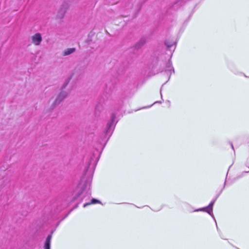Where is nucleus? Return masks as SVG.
<instances>
[{
  "label": "nucleus",
  "mask_w": 249,
  "mask_h": 249,
  "mask_svg": "<svg viewBox=\"0 0 249 249\" xmlns=\"http://www.w3.org/2000/svg\"><path fill=\"white\" fill-rule=\"evenodd\" d=\"M68 95V93L66 91L62 90L56 96L54 102L51 105L52 109H54L57 106H58Z\"/></svg>",
  "instance_id": "f257e3e1"
},
{
  "label": "nucleus",
  "mask_w": 249,
  "mask_h": 249,
  "mask_svg": "<svg viewBox=\"0 0 249 249\" xmlns=\"http://www.w3.org/2000/svg\"><path fill=\"white\" fill-rule=\"evenodd\" d=\"M231 147L233 149H234L232 143H231Z\"/></svg>",
  "instance_id": "f8f14e48"
},
{
  "label": "nucleus",
  "mask_w": 249,
  "mask_h": 249,
  "mask_svg": "<svg viewBox=\"0 0 249 249\" xmlns=\"http://www.w3.org/2000/svg\"><path fill=\"white\" fill-rule=\"evenodd\" d=\"M165 44L168 47V48H170L171 47V45H168L167 44V42H165Z\"/></svg>",
  "instance_id": "9b49d317"
},
{
  "label": "nucleus",
  "mask_w": 249,
  "mask_h": 249,
  "mask_svg": "<svg viewBox=\"0 0 249 249\" xmlns=\"http://www.w3.org/2000/svg\"><path fill=\"white\" fill-rule=\"evenodd\" d=\"M75 51H76V49L75 48H68L63 51V55L67 56V55H70V54L73 53L74 52H75Z\"/></svg>",
  "instance_id": "39448f33"
},
{
  "label": "nucleus",
  "mask_w": 249,
  "mask_h": 249,
  "mask_svg": "<svg viewBox=\"0 0 249 249\" xmlns=\"http://www.w3.org/2000/svg\"><path fill=\"white\" fill-rule=\"evenodd\" d=\"M32 43L36 46H38L40 44L42 38L40 33H36L31 36Z\"/></svg>",
  "instance_id": "f03ea898"
},
{
  "label": "nucleus",
  "mask_w": 249,
  "mask_h": 249,
  "mask_svg": "<svg viewBox=\"0 0 249 249\" xmlns=\"http://www.w3.org/2000/svg\"><path fill=\"white\" fill-rule=\"evenodd\" d=\"M115 118V116L112 115L111 116L110 121L107 123V129L106 130L107 133H109L110 132H111L112 131V129L113 128V124L114 122Z\"/></svg>",
  "instance_id": "7ed1b4c3"
},
{
  "label": "nucleus",
  "mask_w": 249,
  "mask_h": 249,
  "mask_svg": "<svg viewBox=\"0 0 249 249\" xmlns=\"http://www.w3.org/2000/svg\"><path fill=\"white\" fill-rule=\"evenodd\" d=\"M65 13V11H63L62 13L61 14V16H60V18H62L64 15V13Z\"/></svg>",
  "instance_id": "9d476101"
},
{
  "label": "nucleus",
  "mask_w": 249,
  "mask_h": 249,
  "mask_svg": "<svg viewBox=\"0 0 249 249\" xmlns=\"http://www.w3.org/2000/svg\"><path fill=\"white\" fill-rule=\"evenodd\" d=\"M52 238V234H49L48 235L44 245V249H50V244L51 240Z\"/></svg>",
  "instance_id": "20e7f679"
},
{
  "label": "nucleus",
  "mask_w": 249,
  "mask_h": 249,
  "mask_svg": "<svg viewBox=\"0 0 249 249\" xmlns=\"http://www.w3.org/2000/svg\"><path fill=\"white\" fill-rule=\"evenodd\" d=\"M96 203H100V202L99 200H97L96 199L93 198V199H92V200H91L90 202H89V203H87L85 204L84 205V207H85L89 205H90L91 204H95Z\"/></svg>",
  "instance_id": "6e6552de"
},
{
  "label": "nucleus",
  "mask_w": 249,
  "mask_h": 249,
  "mask_svg": "<svg viewBox=\"0 0 249 249\" xmlns=\"http://www.w3.org/2000/svg\"><path fill=\"white\" fill-rule=\"evenodd\" d=\"M146 42V40L144 38L141 39L136 44V47L137 48H140L143 46Z\"/></svg>",
  "instance_id": "0eeeda50"
},
{
  "label": "nucleus",
  "mask_w": 249,
  "mask_h": 249,
  "mask_svg": "<svg viewBox=\"0 0 249 249\" xmlns=\"http://www.w3.org/2000/svg\"><path fill=\"white\" fill-rule=\"evenodd\" d=\"M167 67H168V71H170L172 69V67H171V64L170 62H168L167 64Z\"/></svg>",
  "instance_id": "1a4fd4ad"
},
{
  "label": "nucleus",
  "mask_w": 249,
  "mask_h": 249,
  "mask_svg": "<svg viewBox=\"0 0 249 249\" xmlns=\"http://www.w3.org/2000/svg\"><path fill=\"white\" fill-rule=\"evenodd\" d=\"M215 202V200L211 202L210 204L206 207L205 208V209H207V212L210 214L211 215L213 216L212 215V211H213V206ZM204 209V208H203Z\"/></svg>",
  "instance_id": "423d86ee"
},
{
  "label": "nucleus",
  "mask_w": 249,
  "mask_h": 249,
  "mask_svg": "<svg viewBox=\"0 0 249 249\" xmlns=\"http://www.w3.org/2000/svg\"><path fill=\"white\" fill-rule=\"evenodd\" d=\"M68 82H69V81H68V82L66 83V85H65V86H66L68 84Z\"/></svg>",
  "instance_id": "ddd939ff"
}]
</instances>
